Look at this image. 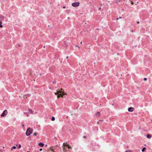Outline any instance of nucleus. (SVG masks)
Wrapping results in <instances>:
<instances>
[{
  "mask_svg": "<svg viewBox=\"0 0 152 152\" xmlns=\"http://www.w3.org/2000/svg\"><path fill=\"white\" fill-rule=\"evenodd\" d=\"M55 94L56 95L58 94L57 98H58L60 97L61 96L62 97H63V96L64 95H66V94L61 90L57 91L56 93H55Z\"/></svg>",
  "mask_w": 152,
  "mask_h": 152,
  "instance_id": "obj_1",
  "label": "nucleus"
},
{
  "mask_svg": "<svg viewBox=\"0 0 152 152\" xmlns=\"http://www.w3.org/2000/svg\"><path fill=\"white\" fill-rule=\"evenodd\" d=\"M32 132L33 129L29 127L27 130L26 134L27 136H28L32 133Z\"/></svg>",
  "mask_w": 152,
  "mask_h": 152,
  "instance_id": "obj_2",
  "label": "nucleus"
},
{
  "mask_svg": "<svg viewBox=\"0 0 152 152\" xmlns=\"http://www.w3.org/2000/svg\"><path fill=\"white\" fill-rule=\"evenodd\" d=\"M65 146L67 147L68 148H71V147L68 144H67L66 143H64L63 145V151L64 152L66 151V148H65Z\"/></svg>",
  "mask_w": 152,
  "mask_h": 152,
  "instance_id": "obj_3",
  "label": "nucleus"
},
{
  "mask_svg": "<svg viewBox=\"0 0 152 152\" xmlns=\"http://www.w3.org/2000/svg\"><path fill=\"white\" fill-rule=\"evenodd\" d=\"M80 3L79 2H74L72 4V6L76 7L79 5Z\"/></svg>",
  "mask_w": 152,
  "mask_h": 152,
  "instance_id": "obj_4",
  "label": "nucleus"
},
{
  "mask_svg": "<svg viewBox=\"0 0 152 152\" xmlns=\"http://www.w3.org/2000/svg\"><path fill=\"white\" fill-rule=\"evenodd\" d=\"M7 110H5L1 114V117H4L7 114Z\"/></svg>",
  "mask_w": 152,
  "mask_h": 152,
  "instance_id": "obj_5",
  "label": "nucleus"
},
{
  "mask_svg": "<svg viewBox=\"0 0 152 152\" xmlns=\"http://www.w3.org/2000/svg\"><path fill=\"white\" fill-rule=\"evenodd\" d=\"M134 109V108L130 107L128 109V111L129 112H132L133 111V109Z\"/></svg>",
  "mask_w": 152,
  "mask_h": 152,
  "instance_id": "obj_6",
  "label": "nucleus"
},
{
  "mask_svg": "<svg viewBox=\"0 0 152 152\" xmlns=\"http://www.w3.org/2000/svg\"><path fill=\"white\" fill-rule=\"evenodd\" d=\"M100 113L99 112H97L96 113V117H99L100 116Z\"/></svg>",
  "mask_w": 152,
  "mask_h": 152,
  "instance_id": "obj_7",
  "label": "nucleus"
},
{
  "mask_svg": "<svg viewBox=\"0 0 152 152\" xmlns=\"http://www.w3.org/2000/svg\"><path fill=\"white\" fill-rule=\"evenodd\" d=\"M39 146L41 147H42L44 146V144L42 142H40L38 144Z\"/></svg>",
  "mask_w": 152,
  "mask_h": 152,
  "instance_id": "obj_8",
  "label": "nucleus"
},
{
  "mask_svg": "<svg viewBox=\"0 0 152 152\" xmlns=\"http://www.w3.org/2000/svg\"><path fill=\"white\" fill-rule=\"evenodd\" d=\"M4 19V17L2 15H0V20H1Z\"/></svg>",
  "mask_w": 152,
  "mask_h": 152,
  "instance_id": "obj_9",
  "label": "nucleus"
},
{
  "mask_svg": "<svg viewBox=\"0 0 152 152\" xmlns=\"http://www.w3.org/2000/svg\"><path fill=\"white\" fill-rule=\"evenodd\" d=\"M146 137L147 138L150 139L151 138V135L150 134H148L147 135Z\"/></svg>",
  "mask_w": 152,
  "mask_h": 152,
  "instance_id": "obj_10",
  "label": "nucleus"
},
{
  "mask_svg": "<svg viewBox=\"0 0 152 152\" xmlns=\"http://www.w3.org/2000/svg\"><path fill=\"white\" fill-rule=\"evenodd\" d=\"M28 111L31 113H33V111L31 109H29L28 110Z\"/></svg>",
  "mask_w": 152,
  "mask_h": 152,
  "instance_id": "obj_11",
  "label": "nucleus"
},
{
  "mask_svg": "<svg viewBox=\"0 0 152 152\" xmlns=\"http://www.w3.org/2000/svg\"><path fill=\"white\" fill-rule=\"evenodd\" d=\"M2 23L1 21H0V28H2L3 27V26L2 25Z\"/></svg>",
  "mask_w": 152,
  "mask_h": 152,
  "instance_id": "obj_12",
  "label": "nucleus"
},
{
  "mask_svg": "<svg viewBox=\"0 0 152 152\" xmlns=\"http://www.w3.org/2000/svg\"><path fill=\"white\" fill-rule=\"evenodd\" d=\"M16 148L15 146H14L11 148V150H12V149H15Z\"/></svg>",
  "mask_w": 152,
  "mask_h": 152,
  "instance_id": "obj_13",
  "label": "nucleus"
},
{
  "mask_svg": "<svg viewBox=\"0 0 152 152\" xmlns=\"http://www.w3.org/2000/svg\"><path fill=\"white\" fill-rule=\"evenodd\" d=\"M51 120L52 121H54L55 120V118L53 116L52 117Z\"/></svg>",
  "mask_w": 152,
  "mask_h": 152,
  "instance_id": "obj_14",
  "label": "nucleus"
},
{
  "mask_svg": "<svg viewBox=\"0 0 152 152\" xmlns=\"http://www.w3.org/2000/svg\"><path fill=\"white\" fill-rule=\"evenodd\" d=\"M145 149L146 148L145 147H144L142 149V151L143 152Z\"/></svg>",
  "mask_w": 152,
  "mask_h": 152,
  "instance_id": "obj_15",
  "label": "nucleus"
},
{
  "mask_svg": "<svg viewBox=\"0 0 152 152\" xmlns=\"http://www.w3.org/2000/svg\"><path fill=\"white\" fill-rule=\"evenodd\" d=\"M24 114L26 115L27 116H28V113L27 112L24 113Z\"/></svg>",
  "mask_w": 152,
  "mask_h": 152,
  "instance_id": "obj_16",
  "label": "nucleus"
},
{
  "mask_svg": "<svg viewBox=\"0 0 152 152\" xmlns=\"http://www.w3.org/2000/svg\"><path fill=\"white\" fill-rule=\"evenodd\" d=\"M37 134V133L36 132H35L34 133L33 135L34 136H36Z\"/></svg>",
  "mask_w": 152,
  "mask_h": 152,
  "instance_id": "obj_17",
  "label": "nucleus"
},
{
  "mask_svg": "<svg viewBox=\"0 0 152 152\" xmlns=\"http://www.w3.org/2000/svg\"><path fill=\"white\" fill-rule=\"evenodd\" d=\"M125 152H132L130 150H128L125 151Z\"/></svg>",
  "mask_w": 152,
  "mask_h": 152,
  "instance_id": "obj_18",
  "label": "nucleus"
},
{
  "mask_svg": "<svg viewBox=\"0 0 152 152\" xmlns=\"http://www.w3.org/2000/svg\"><path fill=\"white\" fill-rule=\"evenodd\" d=\"M21 147V145H19L18 146V148H20Z\"/></svg>",
  "mask_w": 152,
  "mask_h": 152,
  "instance_id": "obj_19",
  "label": "nucleus"
},
{
  "mask_svg": "<svg viewBox=\"0 0 152 152\" xmlns=\"http://www.w3.org/2000/svg\"><path fill=\"white\" fill-rule=\"evenodd\" d=\"M147 80V78H144V81H146V80Z\"/></svg>",
  "mask_w": 152,
  "mask_h": 152,
  "instance_id": "obj_20",
  "label": "nucleus"
},
{
  "mask_svg": "<svg viewBox=\"0 0 152 152\" xmlns=\"http://www.w3.org/2000/svg\"><path fill=\"white\" fill-rule=\"evenodd\" d=\"M51 152H55V151H54L52 149L51 150Z\"/></svg>",
  "mask_w": 152,
  "mask_h": 152,
  "instance_id": "obj_21",
  "label": "nucleus"
},
{
  "mask_svg": "<svg viewBox=\"0 0 152 152\" xmlns=\"http://www.w3.org/2000/svg\"><path fill=\"white\" fill-rule=\"evenodd\" d=\"M137 24H139V23H140V22H139V21H137Z\"/></svg>",
  "mask_w": 152,
  "mask_h": 152,
  "instance_id": "obj_22",
  "label": "nucleus"
},
{
  "mask_svg": "<svg viewBox=\"0 0 152 152\" xmlns=\"http://www.w3.org/2000/svg\"><path fill=\"white\" fill-rule=\"evenodd\" d=\"M134 4V2L133 1H132L131 2V4Z\"/></svg>",
  "mask_w": 152,
  "mask_h": 152,
  "instance_id": "obj_23",
  "label": "nucleus"
},
{
  "mask_svg": "<svg viewBox=\"0 0 152 152\" xmlns=\"http://www.w3.org/2000/svg\"><path fill=\"white\" fill-rule=\"evenodd\" d=\"M24 126V124H22V127H23Z\"/></svg>",
  "mask_w": 152,
  "mask_h": 152,
  "instance_id": "obj_24",
  "label": "nucleus"
},
{
  "mask_svg": "<svg viewBox=\"0 0 152 152\" xmlns=\"http://www.w3.org/2000/svg\"><path fill=\"white\" fill-rule=\"evenodd\" d=\"M39 150L40 151H42V148H40Z\"/></svg>",
  "mask_w": 152,
  "mask_h": 152,
  "instance_id": "obj_25",
  "label": "nucleus"
},
{
  "mask_svg": "<svg viewBox=\"0 0 152 152\" xmlns=\"http://www.w3.org/2000/svg\"><path fill=\"white\" fill-rule=\"evenodd\" d=\"M30 94H28L27 96H30Z\"/></svg>",
  "mask_w": 152,
  "mask_h": 152,
  "instance_id": "obj_26",
  "label": "nucleus"
},
{
  "mask_svg": "<svg viewBox=\"0 0 152 152\" xmlns=\"http://www.w3.org/2000/svg\"><path fill=\"white\" fill-rule=\"evenodd\" d=\"M101 9V7H99V10H100Z\"/></svg>",
  "mask_w": 152,
  "mask_h": 152,
  "instance_id": "obj_27",
  "label": "nucleus"
},
{
  "mask_svg": "<svg viewBox=\"0 0 152 152\" xmlns=\"http://www.w3.org/2000/svg\"><path fill=\"white\" fill-rule=\"evenodd\" d=\"M83 137L84 138H86V136H83Z\"/></svg>",
  "mask_w": 152,
  "mask_h": 152,
  "instance_id": "obj_28",
  "label": "nucleus"
},
{
  "mask_svg": "<svg viewBox=\"0 0 152 152\" xmlns=\"http://www.w3.org/2000/svg\"><path fill=\"white\" fill-rule=\"evenodd\" d=\"M63 8L64 9V8H65L66 7L65 6H63Z\"/></svg>",
  "mask_w": 152,
  "mask_h": 152,
  "instance_id": "obj_29",
  "label": "nucleus"
},
{
  "mask_svg": "<svg viewBox=\"0 0 152 152\" xmlns=\"http://www.w3.org/2000/svg\"><path fill=\"white\" fill-rule=\"evenodd\" d=\"M68 56H67L66 57V59H68Z\"/></svg>",
  "mask_w": 152,
  "mask_h": 152,
  "instance_id": "obj_30",
  "label": "nucleus"
},
{
  "mask_svg": "<svg viewBox=\"0 0 152 152\" xmlns=\"http://www.w3.org/2000/svg\"><path fill=\"white\" fill-rule=\"evenodd\" d=\"M119 18H122V17H119Z\"/></svg>",
  "mask_w": 152,
  "mask_h": 152,
  "instance_id": "obj_31",
  "label": "nucleus"
},
{
  "mask_svg": "<svg viewBox=\"0 0 152 152\" xmlns=\"http://www.w3.org/2000/svg\"><path fill=\"white\" fill-rule=\"evenodd\" d=\"M80 44H82V42H81L80 43Z\"/></svg>",
  "mask_w": 152,
  "mask_h": 152,
  "instance_id": "obj_32",
  "label": "nucleus"
},
{
  "mask_svg": "<svg viewBox=\"0 0 152 152\" xmlns=\"http://www.w3.org/2000/svg\"><path fill=\"white\" fill-rule=\"evenodd\" d=\"M118 19V18L117 19H116V20H117Z\"/></svg>",
  "mask_w": 152,
  "mask_h": 152,
  "instance_id": "obj_33",
  "label": "nucleus"
},
{
  "mask_svg": "<svg viewBox=\"0 0 152 152\" xmlns=\"http://www.w3.org/2000/svg\"><path fill=\"white\" fill-rule=\"evenodd\" d=\"M76 46L77 47H78V45L77 46Z\"/></svg>",
  "mask_w": 152,
  "mask_h": 152,
  "instance_id": "obj_34",
  "label": "nucleus"
},
{
  "mask_svg": "<svg viewBox=\"0 0 152 152\" xmlns=\"http://www.w3.org/2000/svg\"><path fill=\"white\" fill-rule=\"evenodd\" d=\"M99 121H102V120H100Z\"/></svg>",
  "mask_w": 152,
  "mask_h": 152,
  "instance_id": "obj_35",
  "label": "nucleus"
},
{
  "mask_svg": "<svg viewBox=\"0 0 152 152\" xmlns=\"http://www.w3.org/2000/svg\"><path fill=\"white\" fill-rule=\"evenodd\" d=\"M97 123H98H98H99V122H97Z\"/></svg>",
  "mask_w": 152,
  "mask_h": 152,
  "instance_id": "obj_36",
  "label": "nucleus"
},
{
  "mask_svg": "<svg viewBox=\"0 0 152 152\" xmlns=\"http://www.w3.org/2000/svg\"><path fill=\"white\" fill-rule=\"evenodd\" d=\"M27 152H29V151H27Z\"/></svg>",
  "mask_w": 152,
  "mask_h": 152,
  "instance_id": "obj_37",
  "label": "nucleus"
}]
</instances>
